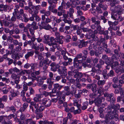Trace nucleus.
I'll return each instance as SVG.
<instances>
[{
  "instance_id": "f257e3e1",
  "label": "nucleus",
  "mask_w": 124,
  "mask_h": 124,
  "mask_svg": "<svg viewBox=\"0 0 124 124\" xmlns=\"http://www.w3.org/2000/svg\"><path fill=\"white\" fill-rule=\"evenodd\" d=\"M58 9L59 10H62V11L59 12H58V16H61L63 15V17L64 18L63 21L65 23H67L69 24H70L72 23V21L70 20L69 18H67L69 16L72 19H74L73 14L74 12V10L73 8H70L69 9V11L67 12V14H66V11L64 9H63V8L61 6H59L58 7Z\"/></svg>"
},
{
  "instance_id": "f03ea898",
  "label": "nucleus",
  "mask_w": 124,
  "mask_h": 124,
  "mask_svg": "<svg viewBox=\"0 0 124 124\" xmlns=\"http://www.w3.org/2000/svg\"><path fill=\"white\" fill-rule=\"evenodd\" d=\"M114 111H108L105 116V119L103 121L106 124H108L110 120H113L115 117L116 114Z\"/></svg>"
},
{
  "instance_id": "7ed1b4c3",
  "label": "nucleus",
  "mask_w": 124,
  "mask_h": 124,
  "mask_svg": "<svg viewBox=\"0 0 124 124\" xmlns=\"http://www.w3.org/2000/svg\"><path fill=\"white\" fill-rule=\"evenodd\" d=\"M43 40V42L48 45L50 46L53 45L54 43L52 42L54 40V39L53 37L50 38L49 36L46 35L44 36Z\"/></svg>"
},
{
  "instance_id": "20e7f679",
  "label": "nucleus",
  "mask_w": 124,
  "mask_h": 124,
  "mask_svg": "<svg viewBox=\"0 0 124 124\" xmlns=\"http://www.w3.org/2000/svg\"><path fill=\"white\" fill-rule=\"evenodd\" d=\"M91 20L92 22L94 23L97 26V30L99 31H101V27L100 25V19L97 16L96 17H92L91 18Z\"/></svg>"
},
{
  "instance_id": "39448f33",
  "label": "nucleus",
  "mask_w": 124,
  "mask_h": 124,
  "mask_svg": "<svg viewBox=\"0 0 124 124\" xmlns=\"http://www.w3.org/2000/svg\"><path fill=\"white\" fill-rule=\"evenodd\" d=\"M121 14V11L117 12V13L115 12H112L111 13V17L114 20H117L120 22L123 21V19L121 16L120 14Z\"/></svg>"
},
{
  "instance_id": "423d86ee",
  "label": "nucleus",
  "mask_w": 124,
  "mask_h": 124,
  "mask_svg": "<svg viewBox=\"0 0 124 124\" xmlns=\"http://www.w3.org/2000/svg\"><path fill=\"white\" fill-rule=\"evenodd\" d=\"M61 69H58L57 70V72L61 76L62 78L65 77L67 75V69L64 66H60Z\"/></svg>"
},
{
  "instance_id": "0eeeda50",
  "label": "nucleus",
  "mask_w": 124,
  "mask_h": 124,
  "mask_svg": "<svg viewBox=\"0 0 124 124\" xmlns=\"http://www.w3.org/2000/svg\"><path fill=\"white\" fill-rule=\"evenodd\" d=\"M0 23L1 26H2L4 25L5 26L9 28H10L14 25V24L12 22H9L4 20L2 21L0 20Z\"/></svg>"
},
{
  "instance_id": "6e6552de",
  "label": "nucleus",
  "mask_w": 124,
  "mask_h": 124,
  "mask_svg": "<svg viewBox=\"0 0 124 124\" xmlns=\"http://www.w3.org/2000/svg\"><path fill=\"white\" fill-rule=\"evenodd\" d=\"M118 49H115L114 50L113 52L115 54L112 55V58L113 59H115L117 60L120 57V53L119 54V52L120 51V48L119 46H118Z\"/></svg>"
},
{
  "instance_id": "1a4fd4ad",
  "label": "nucleus",
  "mask_w": 124,
  "mask_h": 124,
  "mask_svg": "<svg viewBox=\"0 0 124 124\" xmlns=\"http://www.w3.org/2000/svg\"><path fill=\"white\" fill-rule=\"evenodd\" d=\"M40 13L41 14H44V15L41 16L42 20H44L45 19V16L48 17L51 14V12L49 11H46L44 9L41 10L40 11Z\"/></svg>"
},
{
  "instance_id": "9d476101",
  "label": "nucleus",
  "mask_w": 124,
  "mask_h": 124,
  "mask_svg": "<svg viewBox=\"0 0 124 124\" xmlns=\"http://www.w3.org/2000/svg\"><path fill=\"white\" fill-rule=\"evenodd\" d=\"M104 96L107 98L108 101L112 102L113 103L116 100L115 98L113 97V94L112 93L109 94L108 93H106L104 94Z\"/></svg>"
},
{
  "instance_id": "9b49d317",
  "label": "nucleus",
  "mask_w": 124,
  "mask_h": 124,
  "mask_svg": "<svg viewBox=\"0 0 124 124\" xmlns=\"http://www.w3.org/2000/svg\"><path fill=\"white\" fill-rule=\"evenodd\" d=\"M85 58L83 59L82 57V54L81 53H80L78 54L75 58L74 59V61L75 62H79V63H81L82 61V60H85L86 59V57L85 56L84 57Z\"/></svg>"
},
{
  "instance_id": "f8f14e48",
  "label": "nucleus",
  "mask_w": 124,
  "mask_h": 124,
  "mask_svg": "<svg viewBox=\"0 0 124 124\" xmlns=\"http://www.w3.org/2000/svg\"><path fill=\"white\" fill-rule=\"evenodd\" d=\"M55 35L57 39V42L59 44H62L63 43V41L62 39L64 38V37L61 35L58 32H55Z\"/></svg>"
},
{
  "instance_id": "ddd939ff",
  "label": "nucleus",
  "mask_w": 124,
  "mask_h": 124,
  "mask_svg": "<svg viewBox=\"0 0 124 124\" xmlns=\"http://www.w3.org/2000/svg\"><path fill=\"white\" fill-rule=\"evenodd\" d=\"M50 66L51 67V70L54 72L56 71L57 70V69L60 67L59 65L54 62L51 63Z\"/></svg>"
},
{
  "instance_id": "4468645a",
  "label": "nucleus",
  "mask_w": 124,
  "mask_h": 124,
  "mask_svg": "<svg viewBox=\"0 0 124 124\" xmlns=\"http://www.w3.org/2000/svg\"><path fill=\"white\" fill-rule=\"evenodd\" d=\"M42 103L46 107H48L51 104V101L50 99H45L43 100Z\"/></svg>"
},
{
  "instance_id": "2eb2a0df",
  "label": "nucleus",
  "mask_w": 124,
  "mask_h": 124,
  "mask_svg": "<svg viewBox=\"0 0 124 124\" xmlns=\"http://www.w3.org/2000/svg\"><path fill=\"white\" fill-rule=\"evenodd\" d=\"M108 24L110 25V27L108 28V30L109 31H111L112 30L114 31H116L117 30H119V28L115 25H114L112 24H111L112 22L109 21L108 22Z\"/></svg>"
},
{
  "instance_id": "dca6fc26",
  "label": "nucleus",
  "mask_w": 124,
  "mask_h": 124,
  "mask_svg": "<svg viewBox=\"0 0 124 124\" xmlns=\"http://www.w3.org/2000/svg\"><path fill=\"white\" fill-rule=\"evenodd\" d=\"M57 95L60 97V98L64 100L65 99V95H66L64 91H58L57 93Z\"/></svg>"
},
{
  "instance_id": "f3484780",
  "label": "nucleus",
  "mask_w": 124,
  "mask_h": 124,
  "mask_svg": "<svg viewBox=\"0 0 124 124\" xmlns=\"http://www.w3.org/2000/svg\"><path fill=\"white\" fill-rule=\"evenodd\" d=\"M41 25L42 27V28L47 30H49L52 28L51 27V26L48 23H46L44 22H41Z\"/></svg>"
},
{
  "instance_id": "a211bd4d",
  "label": "nucleus",
  "mask_w": 124,
  "mask_h": 124,
  "mask_svg": "<svg viewBox=\"0 0 124 124\" xmlns=\"http://www.w3.org/2000/svg\"><path fill=\"white\" fill-rule=\"evenodd\" d=\"M20 94V93L18 90H17L16 92H14L12 93L9 95V100H11L13 99V98L16 96L19 95Z\"/></svg>"
},
{
  "instance_id": "6ab92c4d",
  "label": "nucleus",
  "mask_w": 124,
  "mask_h": 124,
  "mask_svg": "<svg viewBox=\"0 0 124 124\" xmlns=\"http://www.w3.org/2000/svg\"><path fill=\"white\" fill-rule=\"evenodd\" d=\"M34 57L35 58H38V60L40 61H43L44 59V57L42 56V53L40 52L35 54Z\"/></svg>"
},
{
  "instance_id": "aec40b11",
  "label": "nucleus",
  "mask_w": 124,
  "mask_h": 124,
  "mask_svg": "<svg viewBox=\"0 0 124 124\" xmlns=\"http://www.w3.org/2000/svg\"><path fill=\"white\" fill-rule=\"evenodd\" d=\"M6 109L7 112L12 111L13 113H14L16 111V108L13 105H12L10 107H7Z\"/></svg>"
},
{
  "instance_id": "412c9836",
  "label": "nucleus",
  "mask_w": 124,
  "mask_h": 124,
  "mask_svg": "<svg viewBox=\"0 0 124 124\" xmlns=\"http://www.w3.org/2000/svg\"><path fill=\"white\" fill-rule=\"evenodd\" d=\"M74 62V66L75 67L77 68L78 70L81 69L82 66L81 65V63H79V62Z\"/></svg>"
},
{
  "instance_id": "4be33fe9",
  "label": "nucleus",
  "mask_w": 124,
  "mask_h": 124,
  "mask_svg": "<svg viewBox=\"0 0 124 124\" xmlns=\"http://www.w3.org/2000/svg\"><path fill=\"white\" fill-rule=\"evenodd\" d=\"M31 70L34 71L38 68V64L37 63H31Z\"/></svg>"
},
{
  "instance_id": "5701e85b",
  "label": "nucleus",
  "mask_w": 124,
  "mask_h": 124,
  "mask_svg": "<svg viewBox=\"0 0 124 124\" xmlns=\"http://www.w3.org/2000/svg\"><path fill=\"white\" fill-rule=\"evenodd\" d=\"M20 70L16 67H15L13 68L10 69L9 70V71L11 74L13 73V72L16 73L19 72Z\"/></svg>"
},
{
  "instance_id": "b1692460",
  "label": "nucleus",
  "mask_w": 124,
  "mask_h": 124,
  "mask_svg": "<svg viewBox=\"0 0 124 124\" xmlns=\"http://www.w3.org/2000/svg\"><path fill=\"white\" fill-rule=\"evenodd\" d=\"M34 54V51H31L27 52L25 55V58L26 59H28L29 57L32 56Z\"/></svg>"
},
{
  "instance_id": "393cba45",
  "label": "nucleus",
  "mask_w": 124,
  "mask_h": 124,
  "mask_svg": "<svg viewBox=\"0 0 124 124\" xmlns=\"http://www.w3.org/2000/svg\"><path fill=\"white\" fill-rule=\"evenodd\" d=\"M41 96V94H36V96L34 98L33 100L37 102L40 100Z\"/></svg>"
},
{
  "instance_id": "a878e982",
  "label": "nucleus",
  "mask_w": 124,
  "mask_h": 124,
  "mask_svg": "<svg viewBox=\"0 0 124 124\" xmlns=\"http://www.w3.org/2000/svg\"><path fill=\"white\" fill-rule=\"evenodd\" d=\"M83 75L81 72H77L74 76V77L75 78H81L83 77Z\"/></svg>"
},
{
  "instance_id": "bb28decb",
  "label": "nucleus",
  "mask_w": 124,
  "mask_h": 124,
  "mask_svg": "<svg viewBox=\"0 0 124 124\" xmlns=\"http://www.w3.org/2000/svg\"><path fill=\"white\" fill-rule=\"evenodd\" d=\"M99 7L102 8L104 10H106L108 6L106 4H104L102 2H100L99 4Z\"/></svg>"
},
{
  "instance_id": "cd10ccee",
  "label": "nucleus",
  "mask_w": 124,
  "mask_h": 124,
  "mask_svg": "<svg viewBox=\"0 0 124 124\" xmlns=\"http://www.w3.org/2000/svg\"><path fill=\"white\" fill-rule=\"evenodd\" d=\"M54 89L60 90L63 87V86L60 85L58 83H56L54 85Z\"/></svg>"
},
{
  "instance_id": "c85d7f7f",
  "label": "nucleus",
  "mask_w": 124,
  "mask_h": 124,
  "mask_svg": "<svg viewBox=\"0 0 124 124\" xmlns=\"http://www.w3.org/2000/svg\"><path fill=\"white\" fill-rule=\"evenodd\" d=\"M14 105L17 107H20L21 105V102H20V100L19 99H17L15 100L14 101Z\"/></svg>"
},
{
  "instance_id": "c756f323",
  "label": "nucleus",
  "mask_w": 124,
  "mask_h": 124,
  "mask_svg": "<svg viewBox=\"0 0 124 124\" xmlns=\"http://www.w3.org/2000/svg\"><path fill=\"white\" fill-rule=\"evenodd\" d=\"M13 41V44L14 45L17 46L18 44V42L16 40H13V39H11L9 38L8 39H7V41L10 42H12V41Z\"/></svg>"
},
{
  "instance_id": "7c9ffc66",
  "label": "nucleus",
  "mask_w": 124,
  "mask_h": 124,
  "mask_svg": "<svg viewBox=\"0 0 124 124\" xmlns=\"http://www.w3.org/2000/svg\"><path fill=\"white\" fill-rule=\"evenodd\" d=\"M64 88L65 91L66 92V93H65L66 95H68L71 93L70 90V88L69 86H65L64 87Z\"/></svg>"
},
{
  "instance_id": "2f4dec72",
  "label": "nucleus",
  "mask_w": 124,
  "mask_h": 124,
  "mask_svg": "<svg viewBox=\"0 0 124 124\" xmlns=\"http://www.w3.org/2000/svg\"><path fill=\"white\" fill-rule=\"evenodd\" d=\"M25 109H26L23 106L21 107L20 109L16 112V116L19 117V113H22V112L24 111Z\"/></svg>"
},
{
  "instance_id": "473e14b6",
  "label": "nucleus",
  "mask_w": 124,
  "mask_h": 124,
  "mask_svg": "<svg viewBox=\"0 0 124 124\" xmlns=\"http://www.w3.org/2000/svg\"><path fill=\"white\" fill-rule=\"evenodd\" d=\"M14 47V45L13 44H11L8 45V48L11 50V52L12 53H15Z\"/></svg>"
},
{
  "instance_id": "72a5a7b5",
  "label": "nucleus",
  "mask_w": 124,
  "mask_h": 124,
  "mask_svg": "<svg viewBox=\"0 0 124 124\" xmlns=\"http://www.w3.org/2000/svg\"><path fill=\"white\" fill-rule=\"evenodd\" d=\"M113 105V109H114V111H114V112H115V113H116V111L118 110L120 108V105L118 104H117L116 105Z\"/></svg>"
},
{
  "instance_id": "f704fd0d",
  "label": "nucleus",
  "mask_w": 124,
  "mask_h": 124,
  "mask_svg": "<svg viewBox=\"0 0 124 124\" xmlns=\"http://www.w3.org/2000/svg\"><path fill=\"white\" fill-rule=\"evenodd\" d=\"M97 31L96 30H95L94 31V33L93 34H92L90 36V37L92 38V40L94 41H96L98 39V38L96 36H95L94 33L95 32V31Z\"/></svg>"
},
{
  "instance_id": "c9c22d12",
  "label": "nucleus",
  "mask_w": 124,
  "mask_h": 124,
  "mask_svg": "<svg viewBox=\"0 0 124 124\" xmlns=\"http://www.w3.org/2000/svg\"><path fill=\"white\" fill-rule=\"evenodd\" d=\"M30 105L32 106H33L36 109H37L39 107V104L36 103L35 101H31V102Z\"/></svg>"
},
{
  "instance_id": "e433bc0d",
  "label": "nucleus",
  "mask_w": 124,
  "mask_h": 124,
  "mask_svg": "<svg viewBox=\"0 0 124 124\" xmlns=\"http://www.w3.org/2000/svg\"><path fill=\"white\" fill-rule=\"evenodd\" d=\"M38 83V85L40 86L42 85L44 82V81L41 79V77L40 76H38L37 78Z\"/></svg>"
},
{
  "instance_id": "4c0bfd02",
  "label": "nucleus",
  "mask_w": 124,
  "mask_h": 124,
  "mask_svg": "<svg viewBox=\"0 0 124 124\" xmlns=\"http://www.w3.org/2000/svg\"><path fill=\"white\" fill-rule=\"evenodd\" d=\"M24 9L26 10H27L29 9L28 11L29 13L30 14H32L33 13V11L34 10H33L31 8L29 7V6H25Z\"/></svg>"
},
{
  "instance_id": "58836bf2",
  "label": "nucleus",
  "mask_w": 124,
  "mask_h": 124,
  "mask_svg": "<svg viewBox=\"0 0 124 124\" xmlns=\"http://www.w3.org/2000/svg\"><path fill=\"white\" fill-rule=\"evenodd\" d=\"M26 124H35V121L31 120V119H27L25 120Z\"/></svg>"
},
{
  "instance_id": "ea45409f",
  "label": "nucleus",
  "mask_w": 124,
  "mask_h": 124,
  "mask_svg": "<svg viewBox=\"0 0 124 124\" xmlns=\"http://www.w3.org/2000/svg\"><path fill=\"white\" fill-rule=\"evenodd\" d=\"M38 13V11L36 10V12L35 13V20L36 21L39 22L41 20V19L39 16L37 15V14Z\"/></svg>"
},
{
  "instance_id": "a19ab883",
  "label": "nucleus",
  "mask_w": 124,
  "mask_h": 124,
  "mask_svg": "<svg viewBox=\"0 0 124 124\" xmlns=\"http://www.w3.org/2000/svg\"><path fill=\"white\" fill-rule=\"evenodd\" d=\"M27 3L28 6L33 10H34V6L33 5L31 0H28L27 1Z\"/></svg>"
},
{
  "instance_id": "79ce46f5",
  "label": "nucleus",
  "mask_w": 124,
  "mask_h": 124,
  "mask_svg": "<svg viewBox=\"0 0 124 124\" xmlns=\"http://www.w3.org/2000/svg\"><path fill=\"white\" fill-rule=\"evenodd\" d=\"M8 5H4L3 4H0V8H3V11L6 12L7 10Z\"/></svg>"
},
{
  "instance_id": "37998d69",
  "label": "nucleus",
  "mask_w": 124,
  "mask_h": 124,
  "mask_svg": "<svg viewBox=\"0 0 124 124\" xmlns=\"http://www.w3.org/2000/svg\"><path fill=\"white\" fill-rule=\"evenodd\" d=\"M102 100L101 99H98L96 101L95 104L98 107L100 106H101V104H102Z\"/></svg>"
},
{
  "instance_id": "c03bdc74",
  "label": "nucleus",
  "mask_w": 124,
  "mask_h": 124,
  "mask_svg": "<svg viewBox=\"0 0 124 124\" xmlns=\"http://www.w3.org/2000/svg\"><path fill=\"white\" fill-rule=\"evenodd\" d=\"M91 76H93L95 79L98 80H99L100 79V76L98 75L95 74V73H92L91 74Z\"/></svg>"
},
{
  "instance_id": "a18cd8bd",
  "label": "nucleus",
  "mask_w": 124,
  "mask_h": 124,
  "mask_svg": "<svg viewBox=\"0 0 124 124\" xmlns=\"http://www.w3.org/2000/svg\"><path fill=\"white\" fill-rule=\"evenodd\" d=\"M106 80H98L97 82V84L98 85L101 86L104 85L105 83Z\"/></svg>"
},
{
  "instance_id": "49530a36",
  "label": "nucleus",
  "mask_w": 124,
  "mask_h": 124,
  "mask_svg": "<svg viewBox=\"0 0 124 124\" xmlns=\"http://www.w3.org/2000/svg\"><path fill=\"white\" fill-rule=\"evenodd\" d=\"M106 90L105 89H104L102 88V86H100L98 90V92L100 94H103V93L104 92H105V91Z\"/></svg>"
},
{
  "instance_id": "de8ad7c7",
  "label": "nucleus",
  "mask_w": 124,
  "mask_h": 124,
  "mask_svg": "<svg viewBox=\"0 0 124 124\" xmlns=\"http://www.w3.org/2000/svg\"><path fill=\"white\" fill-rule=\"evenodd\" d=\"M36 12V10H34L33 11V13L32 14H31L32 15L30 17L29 20L31 21H33L34 20V18L35 17V13Z\"/></svg>"
},
{
  "instance_id": "09e8293b",
  "label": "nucleus",
  "mask_w": 124,
  "mask_h": 124,
  "mask_svg": "<svg viewBox=\"0 0 124 124\" xmlns=\"http://www.w3.org/2000/svg\"><path fill=\"white\" fill-rule=\"evenodd\" d=\"M35 113L36 115L39 118H41L43 116L42 113L41 112L35 110Z\"/></svg>"
},
{
  "instance_id": "8fccbe9b",
  "label": "nucleus",
  "mask_w": 124,
  "mask_h": 124,
  "mask_svg": "<svg viewBox=\"0 0 124 124\" xmlns=\"http://www.w3.org/2000/svg\"><path fill=\"white\" fill-rule=\"evenodd\" d=\"M51 22L49 17H47L46 18H45V20H42L41 22H44L46 23H48Z\"/></svg>"
},
{
  "instance_id": "3c124183",
  "label": "nucleus",
  "mask_w": 124,
  "mask_h": 124,
  "mask_svg": "<svg viewBox=\"0 0 124 124\" xmlns=\"http://www.w3.org/2000/svg\"><path fill=\"white\" fill-rule=\"evenodd\" d=\"M118 66V62H116L114 63L113 65L111 66V67L112 69L114 70Z\"/></svg>"
},
{
  "instance_id": "603ef678",
  "label": "nucleus",
  "mask_w": 124,
  "mask_h": 124,
  "mask_svg": "<svg viewBox=\"0 0 124 124\" xmlns=\"http://www.w3.org/2000/svg\"><path fill=\"white\" fill-rule=\"evenodd\" d=\"M42 94L45 97H47L48 95H50L51 97H52L51 93L48 92L46 91H44L42 92Z\"/></svg>"
},
{
  "instance_id": "864d4df0",
  "label": "nucleus",
  "mask_w": 124,
  "mask_h": 124,
  "mask_svg": "<svg viewBox=\"0 0 124 124\" xmlns=\"http://www.w3.org/2000/svg\"><path fill=\"white\" fill-rule=\"evenodd\" d=\"M88 102L86 101L84 103L82 106V109L84 110L86 109L87 108V106L88 105Z\"/></svg>"
},
{
  "instance_id": "5fc2aeb1",
  "label": "nucleus",
  "mask_w": 124,
  "mask_h": 124,
  "mask_svg": "<svg viewBox=\"0 0 124 124\" xmlns=\"http://www.w3.org/2000/svg\"><path fill=\"white\" fill-rule=\"evenodd\" d=\"M63 56V58L65 60L67 61L68 60V62H71L72 61V59L70 58H68V57L66 55Z\"/></svg>"
},
{
  "instance_id": "6e6d98bb",
  "label": "nucleus",
  "mask_w": 124,
  "mask_h": 124,
  "mask_svg": "<svg viewBox=\"0 0 124 124\" xmlns=\"http://www.w3.org/2000/svg\"><path fill=\"white\" fill-rule=\"evenodd\" d=\"M32 27L34 29H38V27L37 26V23L35 22H33L31 24Z\"/></svg>"
},
{
  "instance_id": "4d7b16f0",
  "label": "nucleus",
  "mask_w": 124,
  "mask_h": 124,
  "mask_svg": "<svg viewBox=\"0 0 124 124\" xmlns=\"http://www.w3.org/2000/svg\"><path fill=\"white\" fill-rule=\"evenodd\" d=\"M122 88L121 87H118L117 88H116L114 92V93L115 94H118L119 92V91H121L122 90Z\"/></svg>"
},
{
  "instance_id": "13d9d810",
  "label": "nucleus",
  "mask_w": 124,
  "mask_h": 124,
  "mask_svg": "<svg viewBox=\"0 0 124 124\" xmlns=\"http://www.w3.org/2000/svg\"><path fill=\"white\" fill-rule=\"evenodd\" d=\"M92 85V86L91 87L92 90L93 92H95L96 90L97 85L95 84H93Z\"/></svg>"
},
{
  "instance_id": "bf43d9fd",
  "label": "nucleus",
  "mask_w": 124,
  "mask_h": 124,
  "mask_svg": "<svg viewBox=\"0 0 124 124\" xmlns=\"http://www.w3.org/2000/svg\"><path fill=\"white\" fill-rule=\"evenodd\" d=\"M0 124H7V122L5 120H3L2 117H0Z\"/></svg>"
},
{
  "instance_id": "052dcab7",
  "label": "nucleus",
  "mask_w": 124,
  "mask_h": 124,
  "mask_svg": "<svg viewBox=\"0 0 124 124\" xmlns=\"http://www.w3.org/2000/svg\"><path fill=\"white\" fill-rule=\"evenodd\" d=\"M113 107L114 106L113 105L111 104L109 105L108 107L107 111H112V109L113 108Z\"/></svg>"
},
{
  "instance_id": "680f3d73",
  "label": "nucleus",
  "mask_w": 124,
  "mask_h": 124,
  "mask_svg": "<svg viewBox=\"0 0 124 124\" xmlns=\"http://www.w3.org/2000/svg\"><path fill=\"white\" fill-rule=\"evenodd\" d=\"M19 116H20V119L21 120H24L25 118V117L24 115L22 113H19Z\"/></svg>"
},
{
  "instance_id": "e2e57ef3",
  "label": "nucleus",
  "mask_w": 124,
  "mask_h": 124,
  "mask_svg": "<svg viewBox=\"0 0 124 124\" xmlns=\"http://www.w3.org/2000/svg\"><path fill=\"white\" fill-rule=\"evenodd\" d=\"M44 109L45 108L43 106H40L39 108H38L37 109H36L35 110H37V111L41 112L43 111Z\"/></svg>"
},
{
  "instance_id": "0e129e2a",
  "label": "nucleus",
  "mask_w": 124,
  "mask_h": 124,
  "mask_svg": "<svg viewBox=\"0 0 124 124\" xmlns=\"http://www.w3.org/2000/svg\"><path fill=\"white\" fill-rule=\"evenodd\" d=\"M39 47L40 49V51L42 52L44 50V48L43 44L41 43L39 45Z\"/></svg>"
},
{
  "instance_id": "69168bd1",
  "label": "nucleus",
  "mask_w": 124,
  "mask_h": 124,
  "mask_svg": "<svg viewBox=\"0 0 124 124\" xmlns=\"http://www.w3.org/2000/svg\"><path fill=\"white\" fill-rule=\"evenodd\" d=\"M115 8H116V11H118V12L121 11V12H122V11L121 10L122 9V6L121 5H118L116 6Z\"/></svg>"
},
{
  "instance_id": "338daca9",
  "label": "nucleus",
  "mask_w": 124,
  "mask_h": 124,
  "mask_svg": "<svg viewBox=\"0 0 124 124\" xmlns=\"http://www.w3.org/2000/svg\"><path fill=\"white\" fill-rule=\"evenodd\" d=\"M54 5L51 4L48 7V10L51 12L53 10L54 7Z\"/></svg>"
},
{
  "instance_id": "774afa93",
  "label": "nucleus",
  "mask_w": 124,
  "mask_h": 124,
  "mask_svg": "<svg viewBox=\"0 0 124 124\" xmlns=\"http://www.w3.org/2000/svg\"><path fill=\"white\" fill-rule=\"evenodd\" d=\"M29 90L30 91L29 93L31 95L34 94L35 93V91L34 89L32 87H30L29 88Z\"/></svg>"
}]
</instances>
